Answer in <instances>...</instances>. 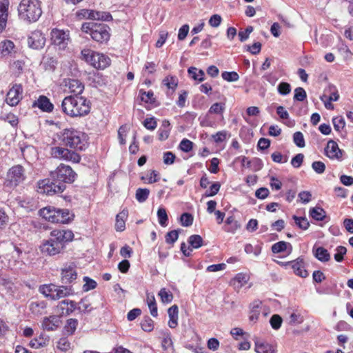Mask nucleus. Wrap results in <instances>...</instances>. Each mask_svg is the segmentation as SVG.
I'll list each match as a JSON object with an SVG mask.
<instances>
[{"label": "nucleus", "instance_id": "f257e3e1", "mask_svg": "<svg viewBox=\"0 0 353 353\" xmlns=\"http://www.w3.org/2000/svg\"><path fill=\"white\" fill-rule=\"evenodd\" d=\"M73 238L74 234L71 230H54L50 232L49 239L41 245V251L49 256L56 255L63 249L65 243L72 241Z\"/></svg>", "mask_w": 353, "mask_h": 353}, {"label": "nucleus", "instance_id": "f03ea898", "mask_svg": "<svg viewBox=\"0 0 353 353\" xmlns=\"http://www.w3.org/2000/svg\"><path fill=\"white\" fill-rule=\"evenodd\" d=\"M61 110L70 117H81L90 112V103L83 97L68 96L61 102Z\"/></svg>", "mask_w": 353, "mask_h": 353}, {"label": "nucleus", "instance_id": "7ed1b4c3", "mask_svg": "<svg viewBox=\"0 0 353 353\" xmlns=\"http://www.w3.org/2000/svg\"><path fill=\"white\" fill-rule=\"evenodd\" d=\"M19 17L28 22H36L42 14L39 0H21L18 8Z\"/></svg>", "mask_w": 353, "mask_h": 353}, {"label": "nucleus", "instance_id": "20e7f679", "mask_svg": "<svg viewBox=\"0 0 353 353\" xmlns=\"http://www.w3.org/2000/svg\"><path fill=\"white\" fill-rule=\"evenodd\" d=\"M61 140L65 146L76 151L84 150L87 147L86 136L74 129H65L61 135Z\"/></svg>", "mask_w": 353, "mask_h": 353}, {"label": "nucleus", "instance_id": "39448f33", "mask_svg": "<svg viewBox=\"0 0 353 353\" xmlns=\"http://www.w3.org/2000/svg\"><path fill=\"white\" fill-rule=\"evenodd\" d=\"M39 214L46 220L56 223H68L74 216L68 209H57L50 206L41 209Z\"/></svg>", "mask_w": 353, "mask_h": 353}, {"label": "nucleus", "instance_id": "423d86ee", "mask_svg": "<svg viewBox=\"0 0 353 353\" xmlns=\"http://www.w3.org/2000/svg\"><path fill=\"white\" fill-rule=\"evenodd\" d=\"M81 30L99 43L106 42L110 38L109 27L103 23L85 22L82 24Z\"/></svg>", "mask_w": 353, "mask_h": 353}, {"label": "nucleus", "instance_id": "0eeeda50", "mask_svg": "<svg viewBox=\"0 0 353 353\" xmlns=\"http://www.w3.org/2000/svg\"><path fill=\"white\" fill-rule=\"evenodd\" d=\"M81 56L87 63L97 69H105L110 63V59L108 56L90 49H83L81 51Z\"/></svg>", "mask_w": 353, "mask_h": 353}, {"label": "nucleus", "instance_id": "6e6552de", "mask_svg": "<svg viewBox=\"0 0 353 353\" xmlns=\"http://www.w3.org/2000/svg\"><path fill=\"white\" fill-rule=\"evenodd\" d=\"M52 179L55 181L72 183L74 181L77 174L69 165L61 163L54 171L50 172Z\"/></svg>", "mask_w": 353, "mask_h": 353}, {"label": "nucleus", "instance_id": "1a4fd4ad", "mask_svg": "<svg viewBox=\"0 0 353 353\" xmlns=\"http://www.w3.org/2000/svg\"><path fill=\"white\" fill-rule=\"evenodd\" d=\"M39 292L52 300H58L72 294L71 288L57 286L54 284L43 285L40 287Z\"/></svg>", "mask_w": 353, "mask_h": 353}, {"label": "nucleus", "instance_id": "9d476101", "mask_svg": "<svg viewBox=\"0 0 353 353\" xmlns=\"http://www.w3.org/2000/svg\"><path fill=\"white\" fill-rule=\"evenodd\" d=\"M63 183L46 179L38 182V192L48 195L61 194L65 190Z\"/></svg>", "mask_w": 353, "mask_h": 353}, {"label": "nucleus", "instance_id": "9b49d317", "mask_svg": "<svg viewBox=\"0 0 353 353\" xmlns=\"http://www.w3.org/2000/svg\"><path fill=\"white\" fill-rule=\"evenodd\" d=\"M50 154L53 158L72 163H79L81 160V157L77 152L61 146L52 147Z\"/></svg>", "mask_w": 353, "mask_h": 353}, {"label": "nucleus", "instance_id": "f8f14e48", "mask_svg": "<svg viewBox=\"0 0 353 353\" xmlns=\"http://www.w3.org/2000/svg\"><path fill=\"white\" fill-rule=\"evenodd\" d=\"M21 250L17 248L12 243H6L0 245V259L3 257L9 263L12 261L16 262L21 254Z\"/></svg>", "mask_w": 353, "mask_h": 353}, {"label": "nucleus", "instance_id": "ddd939ff", "mask_svg": "<svg viewBox=\"0 0 353 353\" xmlns=\"http://www.w3.org/2000/svg\"><path fill=\"white\" fill-rule=\"evenodd\" d=\"M7 176L9 184L17 186L26 179L24 168L20 165H14L9 170Z\"/></svg>", "mask_w": 353, "mask_h": 353}, {"label": "nucleus", "instance_id": "4468645a", "mask_svg": "<svg viewBox=\"0 0 353 353\" xmlns=\"http://www.w3.org/2000/svg\"><path fill=\"white\" fill-rule=\"evenodd\" d=\"M23 88L21 84H14L9 90L6 96V102L11 106L17 105L22 99Z\"/></svg>", "mask_w": 353, "mask_h": 353}, {"label": "nucleus", "instance_id": "2eb2a0df", "mask_svg": "<svg viewBox=\"0 0 353 353\" xmlns=\"http://www.w3.org/2000/svg\"><path fill=\"white\" fill-rule=\"evenodd\" d=\"M14 292L15 286L12 279L5 274H0V294L13 296Z\"/></svg>", "mask_w": 353, "mask_h": 353}, {"label": "nucleus", "instance_id": "dca6fc26", "mask_svg": "<svg viewBox=\"0 0 353 353\" xmlns=\"http://www.w3.org/2000/svg\"><path fill=\"white\" fill-rule=\"evenodd\" d=\"M46 38L41 31L36 30L31 32L28 39L29 47L33 49H41L45 46Z\"/></svg>", "mask_w": 353, "mask_h": 353}, {"label": "nucleus", "instance_id": "f3484780", "mask_svg": "<svg viewBox=\"0 0 353 353\" xmlns=\"http://www.w3.org/2000/svg\"><path fill=\"white\" fill-rule=\"evenodd\" d=\"M76 265L73 263L65 264L61 271V281L63 283H71L77 279Z\"/></svg>", "mask_w": 353, "mask_h": 353}, {"label": "nucleus", "instance_id": "a211bd4d", "mask_svg": "<svg viewBox=\"0 0 353 353\" xmlns=\"http://www.w3.org/2000/svg\"><path fill=\"white\" fill-rule=\"evenodd\" d=\"M61 324L59 316L51 315L44 317L41 321V328L46 331L56 330Z\"/></svg>", "mask_w": 353, "mask_h": 353}, {"label": "nucleus", "instance_id": "6ab92c4d", "mask_svg": "<svg viewBox=\"0 0 353 353\" xmlns=\"http://www.w3.org/2000/svg\"><path fill=\"white\" fill-rule=\"evenodd\" d=\"M52 40L54 45L59 46L60 48H64L69 39L68 34L63 30L54 29L51 32Z\"/></svg>", "mask_w": 353, "mask_h": 353}, {"label": "nucleus", "instance_id": "aec40b11", "mask_svg": "<svg viewBox=\"0 0 353 353\" xmlns=\"http://www.w3.org/2000/svg\"><path fill=\"white\" fill-rule=\"evenodd\" d=\"M293 272L302 278H306L308 272L305 269V263L302 256L298 257L294 261H291V268Z\"/></svg>", "mask_w": 353, "mask_h": 353}, {"label": "nucleus", "instance_id": "412c9836", "mask_svg": "<svg viewBox=\"0 0 353 353\" xmlns=\"http://www.w3.org/2000/svg\"><path fill=\"white\" fill-rule=\"evenodd\" d=\"M64 85L68 88L70 92L73 93L74 96H79L84 90V85L78 79H65Z\"/></svg>", "mask_w": 353, "mask_h": 353}, {"label": "nucleus", "instance_id": "4be33fe9", "mask_svg": "<svg viewBox=\"0 0 353 353\" xmlns=\"http://www.w3.org/2000/svg\"><path fill=\"white\" fill-rule=\"evenodd\" d=\"M76 308V303L73 301L63 300L57 307V312L61 316H67L71 314Z\"/></svg>", "mask_w": 353, "mask_h": 353}, {"label": "nucleus", "instance_id": "5701e85b", "mask_svg": "<svg viewBox=\"0 0 353 353\" xmlns=\"http://www.w3.org/2000/svg\"><path fill=\"white\" fill-rule=\"evenodd\" d=\"M325 152L327 157L330 159H339L341 157V151L336 142L333 140H330L327 142Z\"/></svg>", "mask_w": 353, "mask_h": 353}, {"label": "nucleus", "instance_id": "b1692460", "mask_svg": "<svg viewBox=\"0 0 353 353\" xmlns=\"http://www.w3.org/2000/svg\"><path fill=\"white\" fill-rule=\"evenodd\" d=\"M33 107H37L46 112H51L54 108V105L50 101V99L43 95L40 96L37 100L34 101Z\"/></svg>", "mask_w": 353, "mask_h": 353}, {"label": "nucleus", "instance_id": "393cba45", "mask_svg": "<svg viewBox=\"0 0 353 353\" xmlns=\"http://www.w3.org/2000/svg\"><path fill=\"white\" fill-rule=\"evenodd\" d=\"M15 52V46L10 40H3L0 42V56L6 57L12 56Z\"/></svg>", "mask_w": 353, "mask_h": 353}, {"label": "nucleus", "instance_id": "a878e982", "mask_svg": "<svg viewBox=\"0 0 353 353\" xmlns=\"http://www.w3.org/2000/svg\"><path fill=\"white\" fill-rule=\"evenodd\" d=\"M8 0L0 1V32L6 28L8 18Z\"/></svg>", "mask_w": 353, "mask_h": 353}, {"label": "nucleus", "instance_id": "bb28decb", "mask_svg": "<svg viewBox=\"0 0 353 353\" xmlns=\"http://www.w3.org/2000/svg\"><path fill=\"white\" fill-rule=\"evenodd\" d=\"M254 345L256 353H276V350L272 345L263 342L257 338L254 340Z\"/></svg>", "mask_w": 353, "mask_h": 353}, {"label": "nucleus", "instance_id": "cd10ccee", "mask_svg": "<svg viewBox=\"0 0 353 353\" xmlns=\"http://www.w3.org/2000/svg\"><path fill=\"white\" fill-rule=\"evenodd\" d=\"M249 277L246 274L238 273L231 281L230 285L236 290H239L248 281Z\"/></svg>", "mask_w": 353, "mask_h": 353}, {"label": "nucleus", "instance_id": "c85d7f7f", "mask_svg": "<svg viewBox=\"0 0 353 353\" xmlns=\"http://www.w3.org/2000/svg\"><path fill=\"white\" fill-rule=\"evenodd\" d=\"M271 250L274 254L285 251L288 252V254H290L292 250V246L291 243L282 241L273 244L272 245Z\"/></svg>", "mask_w": 353, "mask_h": 353}, {"label": "nucleus", "instance_id": "c756f323", "mask_svg": "<svg viewBox=\"0 0 353 353\" xmlns=\"http://www.w3.org/2000/svg\"><path fill=\"white\" fill-rule=\"evenodd\" d=\"M225 223L224 230L229 233L234 234L241 228V224L235 219L234 216H228Z\"/></svg>", "mask_w": 353, "mask_h": 353}, {"label": "nucleus", "instance_id": "7c9ffc66", "mask_svg": "<svg viewBox=\"0 0 353 353\" xmlns=\"http://www.w3.org/2000/svg\"><path fill=\"white\" fill-rule=\"evenodd\" d=\"M178 313L179 309L176 305H174L168 309V314L170 318L168 325L170 327L174 328L176 327L178 324Z\"/></svg>", "mask_w": 353, "mask_h": 353}, {"label": "nucleus", "instance_id": "2f4dec72", "mask_svg": "<svg viewBox=\"0 0 353 353\" xmlns=\"http://www.w3.org/2000/svg\"><path fill=\"white\" fill-rule=\"evenodd\" d=\"M128 216V211L122 210L116 216L115 229L117 231H123L125 228V219Z\"/></svg>", "mask_w": 353, "mask_h": 353}, {"label": "nucleus", "instance_id": "473e14b6", "mask_svg": "<svg viewBox=\"0 0 353 353\" xmlns=\"http://www.w3.org/2000/svg\"><path fill=\"white\" fill-rule=\"evenodd\" d=\"M261 302L259 301H254L250 305V312L249 319L251 321H257L260 312H261Z\"/></svg>", "mask_w": 353, "mask_h": 353}, {"label": "nucleus", "instance_id": "72a5a7b5", "mask_svg": "<svg viewBox=\"0 0 353 353\" xmlns=\"http://www.w3.org/2000/svg\"><path fill=\"white\" fill-rule=\"evenodd\" d=\"M315 257L322 262H327L330 259V255L328 251L323 247L313 249Z\"/></svg>", "mask_w": 353, "mask_h": 353}, {"label": "nucleus", "instance_id": "f704fd0d", "mask_svg": "<svg viewBox=\"0 0 353 353\" xmlns=\"http://www.w3.org/2000/svg\"><path fill=\"white\" fill-rule=\"evenodd\" d=\"M310 215L316 221H323L326 216L325 211L321 207H314L310 210Z\"/></svg>", "mask_w": 353, "mask_h": 353}, {"label": "nucleus", "instance_id": "c9c22d12", "mask_svg": "<svg viewBox=\"0 0 353 353\" xmlns=\"http://www.w3.org/2000/svg\"><path fill=\"white\" fill-rule=\"evenodd\" d=\"M188 74L191 78L199 81L204 80L205 73L202 70H198L194 67H190L188 70Z\"/></svg>", "mask_w": 353, "mask_h": 353}, {"label": "nucleus", "instance_id": "e433bc0d", "mask_svg": "<svg viewBox=\"0 0 353 353\" xmlns=\"http://www.w3.org/2000/svg\"><path fill=\"white\" fill-rule=\"evenodd\" d=\"M91 18L92 20H101L108 21L112 19L111 14L108 12L95 11L92 10Z\"/></svg>", "mask_w": 353, "mask_h": 353}, {"label": "nucleus", "instance_id": "4c0bfd02", "mask_svg": "<svg viewBox=\"0 0 353 353\" xmlns=\"http://www.w3.org/2000/svg\"><path fill=\"white\" fill-rule=\"evenodd\" d=\"M147 303L150 310V314L152 316L156 317L158 315L157 307L155 301L154 296L153 294H148L147 296Z\"/></svg>", "mask_w": 353, "mask_h": 353}, {"label": "nucleus", "instance_id": "58836bf2", "mask_svg": "<svg viewBox=\"0 0 353 353\" xmlns=\"http://www.w3.org/2000/svg\"><path fill=\"white\" fill-rule=\"evenodd\" d=\"M203 239L200 235L193 234L188 239V243L192 248L198 249L203 245Z\"/></svg>", "mask_w": 353, "mask_h": 353}, {"label": "nucleus", "instance_id": "ea45409f", "mask_svg": "<svg viewBox=\"0 0 353 353\" xmlns=\"http://www.w3.org/2000/svg\"><path fill=\"white\" fill-rule=\"evenodd\" d=\"M292 219L294 220L296 225L301 230H305L310 226V223L305 217L293 215Z\"/></svg>", "mask_w": 353, "mask_h": 353}, {"label": "nucleus", "instance_id": "a19ab883", "mask_svg": "<svg viewBox=\"0 0 353 353\" xmlns=\"http://www.w3.org/2000/svg\"><path fill=\"white\" fill-rule=\"evenodd\" d=\"M150 190L147 188H138L136 191V199L139 203L145 201L149 196Z\"/></svg>", "mask_w": 353, "mask_h": 353}, {"label": "nucleus", "instance_id": "79ce46f5", "mask_svg": "<svg viewBox=\"0 0 353 353\" xmlns=\"http://www.w3.org/2000/svg\"><path fill=\"white\" fill-rule=\"evenodd\" d=\"M30 346L32 348L39 349L46 346V340L41 335L38 338H34L30 341Z\"/></svg>", "mask_w": 353, "mask_h": 353}, {"label": "nucleus", "instance_id": "37998d69", "mask_svg": "<svg viewBox=\"0 0 353 353\" xmlns=\"http://www.w3.org/2000/svg\"><path fill=\"white\" fill-rule=\"evenodd\" d=\"M78 321L75 319H70L67 321V324L65 326V332L68 334H72L77 329Z\"/></svg>", "mask_w": 353, "mask_h": 353}, {"label": "nucleus", "instance_id": "c03bdc74", "mask_svg": "<svg viewBox=\"0 0 353 353\" xmlns=\"http://www.w3.org/2000/svg\"><path fill=\"white\" fill-rule=\"evenodd\" d=\"M157 216L159 224L161 226H166L168 223V217L166 213V210L164 208H159L157 211Z\"/></svg>", "mask_w": 353, "mask_h": 353}, {"label": "nucleus", "instance_id": "a18cd8bd", "mask_svg": "<svg viewBox=\"0 0 353 353\" xmlns=\"http://www.w3.org/2000/svg\"><path fill=\"white\" fill-rule=\"evenodd\" d=\"M193 216L190 213H183L180 217V223L184 227H188L192 225Z\"/></svg>", "mask_w": 353, "mask_h": 353}, {"label": "nucleus", "instance_id": "49530a36", "mask_svg": "<svg viewBox=\"0 0 353 353\" xmlns=\"http://www.w3.org/2000/svg\"><path fill=\"white\" fill-rule=\"evenodd\" d=\"M225 110V104L221 103H215L211 105L208 110V114H223Z\"/></svg>", "mask_w": 353, "mask_h": 353}, {"label": "nucleus", "instance_id": "de8ad7c7", "mask_svg": "<svg viewBox=\"0 0 353 353\" xmlns=\"http://www.w3.org/2000/svg\"><path fill=\"white\" fill-rule=\"evenodd\" d=\"M141 328L145 332H150L154 328V322L149 317H145L141 323Z\"/></svg>", "mask_w": 353, "mask_h": 353}, {"label": "nucleus", "instance_id": "09e8293b", "mask_svg": "<svg viewBox=\"0 0 353 353\" xmlns=\"http://www.w3.org/2000/svg\"><path fill=\"white\" fill-rule=\"evenodd\" d=\"M332 123L335 130L338 132L341 131V130H342L345 125L344 118L341 116L333 118Z\"/></svg>", "mask_w": 353, "mask_h": 353}, {"label": "nucleus", "instance_id": "8fccbe9b", "mask_svg": "<svg viewBox=\"0 0 353 353\" xmlns=\"http://www.w3.org/2000/svg\"><path fill=\"white\" fill-rule=\"evenodd\" d=\"M221 76L224 80L228 82L236 81L239 79V76L236 72H223Z\"/></svg>", "mask_w": 353, "mask_h": 353}, {"label": "nucleus", "instance_id": "3c124183", "mask_svg": "<svg viewBox=\"0 0 353 353\" xmlns=\"http://www.w3.org/2000/svg\"><path fill=\"white\" fill-rule=\"evenodd\" d=\"M163 83L165 85H166L169 89H175L178 84V79L176 77H166Z\"/></svg>", "mask_w": 353, "mask_h": 353}, {"label": "nucleus", "instance_id": "603ef678", "mask_svg": "<svg viewBox=\"0 0 353 353\" xmlns=\"http://www.w3.org/2000/svg\"><path fill=\"white\" fill-rule=\"evenodd\" d=\"M307 97V94L303 88L299 87L294 90V99L298 101H303Z\"/></svg>", "mask_w": 353, "mask_h": 353}, {"label": "nucleus", "instance_id": "864d4df0", "mask_svg": "<svg viewBox=\"0 0 353 353\" xmlns=\"http://www.w3.org/2000/svg\"><path fill=\"white\" fill-rule=\"evenodd\" d=\"M278 92L281 95H287L291 92V85L287 82H281L277 87Z\"/></svg>", "mask_w": 353, "mask_h": 353}, {"label": "nucleus", "instance_id": "5fc2aeb1", "mask_svg": "<svg viewBox=\"0 0 353 353\" xmlns=\"http://www.w3.org/2000/svg\"><path fill=\"white\" fill-rule=\"evenodd\" d=\"M228 135V133L225 130L219 131L212 135V139L215 143H221L226 139Z\"/></svg>", "mask_w": 353, "mask_h": 353}, {"label": "nucleus", "instance_id": "6e6d98bb", "mask_svg": "<svg viewBox=\"0 0 353 353\" xmlns=\"http://www.w3.org/2000/svg\"><path fill=\"white\" fill-rule=\"evenodd\" d=\"M293 141L298 147H305V139L302 132H296L293 135Z\"/></svg>", "mask_w": 353, "mask_h": 353}, {"label": "nucleus", "instance_id": "4d7b16f0", "mask_svg": "<svg viewBox=\"0 0 353 353\" xmlns=\"http://www.w3.org/2000/svg\"><path fill=\"white\" fill-rule=\"evenodd\" d=\"M161 301L163 303H170L172 301L173 295L170 292L167 291L165 288H162L159 293Z\"/></svg>", "mask_w": 353, "mask_h": 353}, {"label": "nucleus", "instance_id": "13d9d810", "mask_svg": "<svg viewBox=\"0 0 353 353\" xmlns=\"http://www.w3.org/2000/svg\"><path fill=\"white\" fill-rule=\"evenodd\" d=\"M179 147L181 150H182L185 152H188L190 150H192V147H193V143L187 139H183L181 141Z\"/></svg>", "mask_w": 353, "mask_h": 353}, {"label": "nucleus", "instance_id": "bf43d9fd", "mask_svg": "<svg viewBox=\"0 0 353 353\" xmlns=\"http://www.w3.org/2000/svg\"><path fill=\"white\" fill-rule=\"evenodd\" d=\"M312 168L316 173L319 174H323L325 170V163L320 161H314L312 163Z\"/></svg>", "mask_w": 353, "mask_h": 353}, {"label": "nucleus", "instance_id": "052dcab7", "mask_svg": "<svg viewBox=\"0 0 353 353\" xmlns=\"http://www.w3.org/2000/svg\"><path fill=\"white\" fill-rule=\"evenodd\" d=\"M221 188V185L219 182H216L213 183L209 190H208L205 193V196L209 197V196H213L216 195L218 192L219 191Z\"/></svg>", "mask_w": 353, "mask_h": 353}, {"label": "nucleus", "instance_id": "680f3d73", "mask_svg": "<svg viewBox=\"0 0 353 353\" xmlns=\"http://www.w3.org/2000/svg\"><path fill=\"white\" fill-rule=\"evenodd\" d=\"M270 323L273 329L278 330L281 327L282 323V319L279 315L274 314L271 317Z\"/></svg>", "mask_w": 353, "mask_h": 353}, {"label": "nucleus", "instance_id": "e2e57ef3", "mask_svg": "<svg viewBox=\"0 0 353 353\" xmlns=\"http://www.w3.org/2000/svg\"><path fill=\"white\" fill-rule=\"evenodd\" d=\"M179 237V232L177 230H172L168 232L165 235V241L167 243H174Z\"/></svg>", "mask_w": 353, "mask_h": 353}, {"label": "nucleus", "instance_id": "0e129e2a", "mask_svg": "<svg viewBox=\"0 0 353 353\" xmlns=\"http://www.w3.org/2000/svg\"><path fill=\"white\" fill-rule=\"evenodd\" d=\"M2 118L4 121L9 123L12 126H17L19 123L17 117L12 113L3 115Z\"/></svg>", "mask_w": 353, "mask_h": 353}, {"label": "nucleus", "instance_id": "69168bd1", "mask_svg": "<svg viewBox=\"0 0 353 353\" xmlns=\"http://www.w3.org/2000/svg\"><path fill=\"white\" fill-rule=\"evenodd\" d=\"M199 119L202 127L214 128L215 126V123L210 119L208 113L203 117H199Z\"/></svg>", "mask_w": 353, "mask_h": 353}, {"label": "nucleus", "instance_id": "338daca9", "mask_svg": "<svg viewBox=\"0 0 353 353\" xmlns=\"http://www.w3.org/2000/svg\"><path fill=\"white\" fill-rule=\"evenodd\" d=\"M304 159V155L301 153L297 154L295 155L291 160V165L295 168H298L301 167L303 163Z\"/></svg>", "mask_w": 353, "mask_h": 353}, {"label": "nucleus", "instance_id": "774afa93", "mask_svg": "<svg viewBox=\"0 0 353 353\" xmlns=\"http://www.w3.org/2000/svg\"><path fill=\"white\" fill-rule=\"evenodd\" d=\"M336 253L334 254V259L337 262H341L343 260V256L347 252L346 248L343 246H338L336 249Z\"/></svg>", "mask_w": 353, "mask_h": 353}]
</instances>
